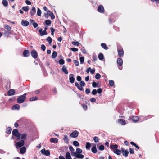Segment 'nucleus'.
<instances>
[{"mask_svg": "<svg viewBox=\"0 0 159 159\" xmlns=\"http://www.w3.org/2000/svg\"><path fill=\"white\" fill-rule=\"evenodd\" d=\"M79 134L78 131L75 130L70 134V136L71 138H76L78 136Z\"/></svg>", "mask_w": 159, "mask_h": 159, "instance_id": "obj_5", "label": "nucleus"}, {"mask_svg": "<svg viewBox=\"0 0 159 159\" xmlns=\"http://www.w3.org/2000/svg\"><path fill=\"white\" fill-rule=\"evenodd\" d=\"M26 151V148L25 147H23L20 148V152L21 153L23 154Z\"/></svg>", "mask_w": 159, "mask_h": 159, "instance_id": "obj_22", "label": "nucleus"}, {"mask_svg": "<svg viewBox=\"0 0 159 159\" xmlns=\"http://www.w3.org/2000/svg\"><path fill=\"white\" fill-rule=\"evenodd\" d=\"M92 86L93 87L95 88L97 86V84L95 82H93L92 84Z\"/></svg>", "mask_w": 159, "mask_h": 159, "instance_id": "obj_52", "label": "nucleus"}, {"mask_svg": "<svg viewBox=\"0 0 159 159\" xmlns=\"http://www.w3.org/2000/svg\"><path fill=\"white\" fill-rule=\"evenodd\" d=\"M47 14L49 16H50L51 17V18L52 19H54L55 16L53 14L49 11H48L47 12Z\"/></svg>", "mask_w": 159, "mask_h": 159, "instance_id": "obj_15", "label": "nucleus"}, {"mask_svg": "<svg viewBox=\"0 0 159 159\" xmlns=\"http://www.w3.org/2000/svg\"><path fill=\"white\" fill-rule=\"evenodd\" d=\"M98 58L100 60H102L104 58V56L103 54L102 53H100L98 56Z\"/></svg>", "mask_w": 159, "mask_h": 159, "instance_id": "obj_32", "label": "nucleus"}, {"mask_svg": "<svg viewBox=\"0 0 159 159\" xmlns=\"http://www.w3.org/2000/svg\"><path fill=\"white\" fill-rule=\"evenodd\" d=\"M63 140L64 141L67 143L68 142V136L66 135H64V138H63Z\"/></svg>", "mask_w": 159, "mask_h": 159, "instance_id": "obj_37", "label": "nucleus"}, {"mask_svg": "<svg viewBox=\"0 0 159 159\" xmlns=\"http://www.w3.org/2000/svg\"><path fill=\"white\" fill-rule=\"evenodd\" d=\"M110 148L111 149L114 150V149H116L117 148L118 145L117 144H111L110 145Z\"/></svg>", "mask_w": 159, "mask_h": 159, "instance_id": "obj_25", "label": "nucleus"}, {"mask_svg": "<svg viewBox=\"0 0 159 159\" xmlns=\"http://www.w3.org/2000/svg\"><path fill=\"white\" fill-rule=\"evenodd\" d=\"M26 93H25L23 95L20 96L18 97L17 99V102L18 103H23L26 99L25 95Z\"/></svg>", "mask_w": 159, "mask_h": 159, "instance_id": "obj_2", "label": "nucleus"}, {"mask_svg": "<svg viewBox=\"0 0 159 159\" xmlns=\"http://www.w3.org/2000/svg\"><path fill=\"white\" fill-rule=\"evenodd\" d=\"M90 92V89L89 88L86 89L85 90V93L86 94H88Z\"/></svg>", "mask_w": 159, "mask_h": 159, "instance_id": "obj_50", "label": "nucleus"}, {"mask_svg": "<svg viewBox=\"0 0 159 159\" xmlns=\"http://www.w3.org/2000/svg\"><path fill=\"white\" fill-rule=\"evenodd\" d=\"M15 91L14 89H11L8 92V95L9 96H12L14 94Z\"/></svg>", "mask_w": 159, "mask_h": 159, "instance_id": "obj_14", "label": "nucleus"}, {"mask_svg": "<svg viewBox=\"0 0 159 159\" xmlns=\"http://www.w3.org/2000/svg\"><path fill=\"white\" fill-rule=\"evenodd\" d=\"M82 152V149L78 148L76 149V151L73 153V155L75 157L77 158H80L82 159L84 157V155L80 154Z\"/></svg>", "mask_w": 159, "mask_h": 159, "instance_id": "obj_1", "label": "nucleus"}, {"mask_svg": "<svg viewBox=\"0 0 159 159\" xmlns=\"http://www.w3.org/2000/svg\"><path fill=\"white\" fill-rule=\"evenodd\" d=\"M57 56V52L56 51H53L52 54V57L53 58H55Z\"/></svg>", "mask_w": 159, "mask_h": 159, "instance_id": "obj_30", "label": "nucleus"}, {"mask_svg": "<svg viewBox=\"0 0 159 159\" xmlns=\"http://www.w3.org/2000/svg\"><path fill=\"white\" fill-rule=\"evenodd\" d=\"M59 63L60 65H63L64 63V61L63 59H61L59 60Z\"/></svg>", "mask_w": 159, "mask_h": 159, "instance_id": "obj_40", "label": "nucleus"}, {"mask_svg": "<svg viewBox=\"0 0 159 159\" xmlns=\"http://www.w3.org/2000/svg\"><path fill=\"white\" fill-rule=\"evenodd\" d=\"M20 108V107L19 105L18 104H15L12 107V108L13 109H17L19 110Z\"/></svg>", "mask_w": 159, "mask_h": 159, "instance_id": "obj_23", "label": "nucleus"}, {"mask_svg": "<svg viewBox=\"0 0 159 159\" xmlns=\"http://www.w3.org/2000/svg\"><path fill=\"white\" fill-rule=\"evenodd\" d=\"M73 62H74V63L75 64V65L76 66H78L79 65V62L75 60H73Z\"/></svg>", "mask_w": 159, "mask_h": 159, "instance_id": "obj_43", "label": "nucleus"}, {"mask_svg": "<svg viewBox=\"0 0 159 159\" xmlns=\"http://www.w3.org/2000/svg\"><path fill=\"white\" fill-rule=\"evenodd\" d=\"M11 129L10 127H8L7 129L6 132L7 134H10L11 133Z\"/></svg>", "mask_w": 159, "mask_h": 159, "instance_id": "obj_34", "label": "nucleus"}, {"mask_svg": "<svg viewBox=\"0 0 159 159\" xmlns=\"http://www.w3.org/2000/svg\"><path fill=\"white\" fill-rule=\"evenodd\" d=\"M66 159H72L70 154L69 152H67L66 154Z\"/></svg>", "mask_w": 159, "mask_h": 159, "instance_id": "obj_26", "label": "nucleus"}, {"mask_svg": "<svg viewBox=\"0 0 159 159\" xmlns=\"http://www.w3.org/2000/svg\"><path fill=\"white\" fill-rule=\"evenodd\" d=\"M33 26L34 28H36L38 26V24L37 23L34 22L33 24Z\"/></svg>", "mask_w": 159, "mask_h": 159, "instance_id": "obj_56", "label": "nucleus"}, {"mask_svg": "<svg viewBox=\"0 0 159 159\" xmlns=\"http://www.w3.org/2000/svg\"><path fill=\"white\" fill-rule=\"evenodd\" d=\"M97 93V91L96 89H94L92 91V93L93 95H95Z\"/></svg>", "mask_w": 159, "mask_h": 159, "instance_id": "obj_57", "label": "nucleus"}, {"mask_svg": "<svg viewBox=\"0 0 159 159\" xmlns=\"http://www.w3.org/2000/svg\"><path fill=\"white\" fill-rule=\"evenodd\" d=\"M41 153L43 155L47 156H48L50 155V153L49 150H46L45 148L42 149L41 151Z\"/></svg>", "mask_w": 159, "mask_h": 159, "instance_id": "obj_4", "label": "nucleus"}, {"mask_svg": "<svg viewBox=\"0 0 159 159\" xmlns=\"http://www.w3.org/2000/svg\"><path fill=\"white\" fill-rule=\"evenodd\" d=\"M38 99V98L36 97H32L30 98V101H33L36 100Z\"/></svg>", "mask_w": 159, "mask_h": 159, "instance_id": "obj_42", "label": "nucleus"}, {"mask_svg": "<svg viewBox=\"0 0 159 159\" xmlns=\"http://www.w3.org/2000/svg\"><path fill=\"white\" fill-rule=\"evenodd\" d=\"M119 122L122 125H125V122L124 120L122 119H119L118 120Z\"/></svg>", "mask_w": 159, "mask_h": 159, "instance_id": "obj_29", "label": "nucleus"}, {"mask_svg": "<svg viewBox=\"0 0 159 159\" xmlns=\"http://www.w3.org/2000/svg\"><path fill=\"white\" fill-rule=\"evenodd\" d=\"M25 143L24 141L23 140H21L19 142H17L16 144V148H18L23 146Z\"/></svg>", "mask_w": 159, "mask_h": 159, "instance_id": "obj_3", "label": "nucleus"}, {"mask_svg": "<svg viewBox=\"0 0 159 159\" xmlns=\"http://www.w3.org/2000/svg\"><path fill=\"white\" fill-rule=\"evenodd\" d=\"M101 77V75L100 74L98 73H97L96 74L95 78L97 79H99Z\"/></svg>", "mask_w": 159, "mask_h": 159, "instance_id": "obj_44", "label": "nucleus"}, {"mask_svg": "<svg viewBox=\"0 0 159 159\" xmlns=\"http://www.w3.org/2000/svg\"><path fill=\"white\" fill-rule=\"evenodd\" d=\"M118 54L120 57H123L124 55V52L122 49H118Z\"/></svg>", "mask_w": 159, "mask_h": 159, "instance_id": "obj_19", "label": "nucleus"}, {"mask_svg": "<svg viewBox=\"0 0 159 159\" xmlns=\"http://www.w3.org/2000/svg\"><path fill=\"white\" fill-rule=\"evenodd\" d=\"M98 11L100 13H103L104 11V9L103 6L101 5H100L98 7Z\"/></svg>", "mask_w": 159, "mask_h": 159, "instance_id": "obj_10", "label": "nucleus"}, {"mask_svg": "<svg viewBox=\"0 0 159 159\" xmlns=\"http://www.w3.org/2000/svg\"><path fill=\"white\" fill-rule=\"evenodd\" d=\"M74 75L73 74H70L69 75V80L70 82L71 83H73L75 81V79L73 77Z\"/></svg>", "mask_w": 159, "mask_h": 159, "instance_id": "obj_9", "label": "nucleus"}, {"mask_svg": "<svg viewBox=\"0 0 159 159\" xmlns=\"http://www.w3.org/2000/svg\"><path fill=\"white\" fill-rule=\"evenodd\" d=\"M102 89H101V88H99L97 90V92L98 93H102Z\"/></svg>", "mask_w": 159, "mask_h": 159, "instance_id": "obj_61", "label": "nucleus"}, {"mask_svg": "<svg viewBox=\"0 0 159 159\" xmlns=\"http://www.w3.org/2000/svg\"><path fill=\"white\" fill-rule=\"evenodd\" d=\"M27 137V135L25 134H21L19 133L17 136V138L19 140L20 139H24L26 138Z\"/></svg>", "mask_w": 159, "mask_h": 159, "instance_id": "obj_6", "label": "nucleus"}, {"mask_svg": "<svg viewBox=\"0 0 159 159\" xmlns=\"http://www.w3.org/2000/svg\"><path fill=\"white\" fill-rule=\"evenodd\" d=\"M73 144L75 146H78L79 145V143L76 141H75L73 142Z\"/></svg>", "mask_w": 159, "mask_h": 159, "instance_id": "obj_36", "label": "nucleus"}, {"mask_svg": "<svg viewBox=\"0 0 159 159\" xmlns=\"http://www.w3.org/2000/svg\"><path fill=\"white\" fill-rule=\"evenodd\" d=\"M23 55L25 57H28L30 55L29 51L27 50H24L23 52Z\"/></svg>", "mask_w": 159, "mask_h": 159, "instance_id": "obj_16", "label": "nucleus"}, {"mask_svg": "<svg viewBox=\"0 0 159 159\" xmlns=\"http://www.w3.org/2000/svg\"><path fill=\"white\" fill-rule=\"evenodd\" d=\"M83 108L85 110H86L87 109V107L86 105H82Z\"/></svg>", "mask_w": 159, "mask_h": 159, "instance_id": "obj_64", "label": "nucleus"}, {"mask_svg": "<svg viewBox=\"0 0 159 159\" xmlns=\"http://www.w3.org/2000/svg\"><path fill=\"white\" fill-rule=\"evenodd\" d=\"M45 24L47 25H49L51 24V20H46L45 21Z\"/></svg>", "mask_w": 159, "mask_h": 159, "instance_id": "obj_45", "label": "nucleus"}, {"mask_svg": "<svg viewBox=\"0 0 159 159\" xmlns=\"http://www.w3.org/2000/svg\"><path fill=\"white\" fill-rule=\"evenodd\" d=\"M50 141L51 142L57 143L58 142V139L56 138H52L50 139Z\"/></svg>", "mask_w": 159, "mask_h": 159, "instance_id": "obj_27", "label": "nucleus"}, {"mask_svg": "<svg viewBox=\"0 0 159 159\" xmlns=\"http://www.w3.org/2000/svg\"><path fill=\"white\" fill-rule=\"evenodd\" d=\"M91 146L90 143L89 142H87L86 143V149H89Z\"/></svg>", "mask_w": 159, "mask_h": 159, "instance_id": "obj_38", "label": "nucleus"}, {"mask_svg": "<svg viewBox=\"0 0 159 159\" xmlns=\"http://www.w3.org/2000/svg\"><path fill=\"white\" fill-rule=\"evenodd\" d=\"M39 32L40 33V35L41 36H43L47 34V32L45 30H44L43 31L42 30L40 29L39 30Z\"/></svg>", "mask_w": 159, "mask_h": 159, "instance_id": "obj_17", "label": "nucleus"}, {"mask_svg": "<svg viewBox=\"0 0 159 159\" xmlns=\"http://www.w3.org/2000/svg\"><path fill=\"white\" fill-rule=\"evenodd\" d=\"M21 25L23 26H27L29 25V22L26 20H22L21 22Z\"/></svg>", "mask_w": 159, "mask_h": 159, "instance_id": "obj_11", "label": "nucleus"}, {"mask_svg": "<svg viewBox=\"0 0 159 159\" xmlns=\"http://www.w3.org/2000/svg\"><path fill=\"white\" fill-rule=\"evenodd\" d=\"M101 46L105 50H107L108 49V48L106 44L105 43H101Z\"/></svg>", "mask_w": 159, "mask_h": 159, "instance_id": "obj_31", "label": "nucleus"}, {"mask_svg": "<svg viewBox=\"0 0 159 159\" xmlns=\"http://www.w3.org/2000/svg\"><path fill=\"white\" fill-rule=\"evenodd\" d=\"M41 49L43 50V51H45V49H46V47L44 45H41Z\"/></svg>", "mask_w": 159, "mask_h": 159, "instance_id": "obj_58", "label": "nucleus"}, {"mask_svg": "<svg viewBox=\"0 0 159 159\" xmlns=\"http://www.w3.org/2000/svg\"><path fill=\"white\" fill-rule=\"evenodd\" d=\"M77 80L78 81H81V78L80 76H78L77 77Z\"/></svg>", "mask_w": 159, "mask_h": 159, "instance_id": "obj_62", "label": "nucleus"}, {"mask_svg": "<svg viewBox=\"0 0 159 159\" xmlns=\"http://www.w3.org/2000/svg\"><path fill=\"white\" fill-rule=\"evenodd\" d=\"M129 152L130 154H134V151L133 149L129 148Z\"/></svg>", "mask_w": 159, "mask_h": 159, "instance_id": "obj_59", "label": "nucleus"}, {"mask_svg": "<svg viewBox=\"0 0 159 159\" xmlns=\"http://www.w3.org/2000/svg\"><path fill=\"white\" fill-rule=\"evenodd\" d=\"M25 3L29 5H30L31 4V3L30 1L27 0L25 1Z\"/></svg>", "mask_w": 159, "mask_h": 159, "instance_id": "obj_60", "label": "nucleus"}, {"mask_svg": "<svg viewBox=\"0 0 159 159\" xmlns=\"http://www.w3.org/2000/svg\"><path fill=\"white\" fill-rule=\"evenodd\" d=\"M132 120L134 122H136L138 121L139 120V118L138 116H134L132 118Z\"/></svg>", "mask_w": 159, "mask_h": 159, "instance_id": "obj_20", "label": "nucleus"}, {"mask_svg": "<svg viewBox=\"0 0 159 159\" xmlns=\"http://www.w3.org/2000/svg\"><path fill=\"white\" fill-rule=\"evenodd\" d=\"M99 149L102 151L104 149V147L103 145H101L99 147Z\"/></svg>", "mask_w": 159, "mask_h": 159, "instance_id": "obj_47", "label": "nucleus"}, {"mask_svg": "<svg viewBox=\"0 0 159 159\" xmlns=\"http://www.w3.org/2000/svg\"><path fill=\"white\" fill-rule=\"evenodd\" d=\"M47 40L48 42L50 44L52 42V38L50 37H48L47 39Z\"/></svg>", "mask_w": 159, "mask_h": 159, "instance_id": "obj_41", "label": "nucleus"}, {"mask_svg": "<svg viewBox=\"0 0 159 159\" xmlns=\"http://www.w3.org/2000/svg\"><path fill=\"white\" fill-rule=\"evenodd\" d=\"M22 9L25 11H27L29 10V7L28 6L23 7L22 8Z\"/></svg>", "mask_w": 159, "mask_h": 159, "instance_id": "obj_33", "label": "nucleus"}, {"mask_svg": "<svg viewBox=\"0 0 159 159\" xmlns=\"http://www.w3.org/2000/svg\"><path fill=\"white\" fill-rule=\"evenodd\" d=\"M70 49L73 52H76L78 51V49L77 48H71Z\"/></svg>", "mask_w": 159, "mask_h": 159, "instance_id": "obj_53", "label": "nucleus"}, {"mask_svg": "<svg viewBox=\"0 0 159 159\" xmlns=\"http://www.w3.org/2000/svg\"><path fill=\"white\" fill-rule=\"evenodd\" d=\"M42 13L41 11L39 8H38L37 9V15L38 16H41Z\"/></svg>", "mask_w": 159, "mask_h": 159, "instance_id": "obj_39", "label": "nucleus"}, {"mask_svg": "<svg viewBox=\"0 0 159 159\" xmlns=\"http://www.w3.org/2000/svg\"><path fill=\"white\" fill-rule=\"evenodd\" d=\"M109 83L110 85L111 86H112L114 84V83L113 80H109Z\"/></svg>", "mask_w": 159, "mask_h": 159, "instance_id": "obj_46", "label": "nucleus"}, {"mask_svg": "<svg viewBox=\"0 0 159 159\" xmlns=\"http://www.w3.org/2000/svg\"><path fill=\"white\" fill-rule=\"evenodd\" d=\"M84 61V57H81L80 58V61L81 64H83Z\"/></svg>", "mask_w": 159, "mask_h": 159, "instance_id": "obj_49", "label": "nucleus"}, {"mask_svg": "<svg viewBox=\"0 0 159 159\" xmlns=\"http://www.w3.org/2000/svg\"><path fill=\"white\" fill-rule=\"evenodd\" d=\"M4 27L6 29H7L8 30H10L11 29V27L8 25H5Z\"/></svg>", "mask_w": 159, "mask_h": 159, "instance_id": "obj_51", "label": "nucleus"}, {"mask_svg": "<svg viewBox=\"0 0 159 159\" xmlns=\"http://www.w3.org/2000/svg\"><path fill=\"white\" fill-rule=\"evenodd\" d=\"M2 3L3 5L5 6H7L8 5L7 1L6 0H3L2 1Z\"/></svg>", "mask_w": 159, "mask_h": 159, "instance_id": "obj_35", "label": "nucleus"}, {"mask_svg": "<svg viewBox=\"0 0 159 159\" xmlns=\"http://www.w3.org/2000/svg\"><path fill=\"white\" fill-rule=\"evenodd\" d=\"M36 9L34 7H33L31 9V11L30 12V14L32 16H33L36 13Z\"/></svg>", "mask_w": 159, "mask_h": 159, "instance_id": "obj_13", "label": "nucleus"}, {"mask_svg": "<svg viewBox=\"0 0 159 159\" xmlns=\"http://www.w3.org/2000/svg\"><path fill=\"white\" fill-rule=\"evenodd\" d=\"M93 140L95 141V142L97 143L99 141V139L97 137H94L93 138Z\"/></svg>", "mask_w": 159, "mask_h": 159, "instance_id": "obj_48", "label": "nucleus"}, {"mask_svg": "<svg viewBox=\"0 0 159 159\" xmlns=\"http://www.w3.org/2000/svg\"><path fill=\"white\" fill-rule=\"evenodd\" d=\"M113 152L115 153L118 155H120L121 154V150H120L117 149H114L113 150Z\"/></svg>", "mask_w": 159, "mask_h": 159, "instance_id": "obj_18", "label": "nucleus"}, {"mask_svg": "<svg viewBox=\"0 0 159 159\" xmlns=\"http://www.w3.org/2000/svg\"><path fill=\"white\" fill-rule=\"evenodd\" d=\"M31 54L32 57L34 58H36L38 57L37 53L35 50H32L31 51Z\"/></svg>", "mask_w": 159, "mask_h": 159, "instance_id": "obj_8", "label": "nucleus"}, {"mask_svg": "<svg viewBox=\"0 0 159 159\" xmlns=\"http://www.w3.org/2000/svg\"><path fill=\"white\" fill-rule=\"evenodd\" d=\"M80 85L81 86H84L85 85V83L83 81H81L80 82Z\"/></svg>", "mask_w": 159, "mask_h": 159, "instance_id": "obj_54", "label": "nucleus"}, {"mask_svg": "<svg viewBox=\"0 0 159 159\" xmlns=\"http://www.w3.org/2000/svg\"><path fill=\"white\" fill-rule=\"evenodd\" d=\"M121 151L122 152V153L123 156L125 157H127L128 156L129 153L128 150L121 149Z\"/></svg>", "mask_w": 159, "mask_h": 159, "instance_id": "obj_7", "label": "nucleus"}, {"mask_svg": "<svg viewBox=\"0 0 159 159\" xmlns=\"http://www.w3.org/2000/svg\"><path fill=\"white\" fill-rule=\"evenodd\" d=\"M12 134L13 135L16 136L17 137V136L19 133H18V131L17 129H14L12 131Z\"/></svg>", "mask_w": 159, "mask_h": 159, "instance_id": "obj_12", "label": "nucleus"}, {"mask_svg": "<svg viewBox=\"0 0 159 159\" xmlns=\"http://www.w3.org/2000/svg\"><path fill=\"white\" fill-rule=\"evenodd\" d=\"M117 63L120 66H121L123 64V61L122 59L120 58H119L117 59Z\"/></svg>", "mask_w": 159, "mask_h": 159, "instance_id": "obj_24", "label": "nucleus"}, {"mask_svg": "<svg viewBox=\"0 0 159 159\" xmlns=\"http://www.w3.org/2000/svg\"><path fill=\"white\" fill-rule=\"evenodd\" d=\"M72 44L74 45H76L77 46H78L80 43L78 42H72Z\"/></svg>", "mask_w": 159, "mask_h": 159, "instance_id": "obj_55", "label": "nucleus"}, {"mask_svg": "<svg viewBox=\"0 0 159 159\" xmlns=\"http://www.w3.org/2000/svg\"><path fill=\"white\" fill-rule=\"evenodd\" d=\"M152 2H155L157 4L159 3V0H151Z\"/></svg>", "mask_w": 159, "mask_h": 159, "instance_id": "obj_63", "label": "nucleus"}, {"mask_svg": "<svg viewBox=\"0 0 159 159\" xmlns=\"http://www.w3.org/2000/svg\"><path fill=\"white\" fill-rule=\"evenodd\" d=\"M92 152L94 153L97 152V149L95 146H93L91 148Z\"/></svg>", "mask_w": 159, "mask_h": 159, "instance_id": "obj_28", "label": "nucleus"}, {"mask_svg": "<svg viewBox=\"0 0 159 159\" xmlns=\"http://www.w3.org/2000/svg\"><path fill=\"white\" fill-rule=\"evenodd\" d=\"M62 71L66 74H68V71L65 66H63L62 68Z\"/></svg>", "mask_w": 159, "mask_h": 159, "instance_id": "obj_21", "label": "nucleus"}]
</instances>
